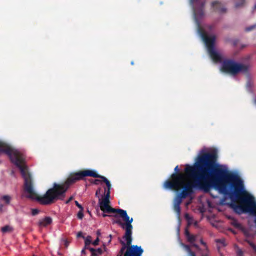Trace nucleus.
<instances>
[{
    "mask_svg": "<svg viewBox=\"0 0 256 256\" xmlns=\"http://www.w3.org/2000/svg\"><path fill=\"white\" fill-rule=\"evenodd\" d=\"M123 238L126 240V243L122 240H120V243L122 244L120 250L124 252V256H142L144 250L142 247L137 245H132V236L128 239L126 234H124Z\"/></svg>",
    "mask_w": 256,
    "mask_h": 256,
    "instance_id": "nucleus-6",
    "label": "nucleus"
},
{
    "mask_svg": "<svg viewBox=\"0 0 256 256\" xmlns=\"http://www.w3.org/2000/svg\"><path fill=\"white\" fill-rule=\"evenodd\" d=\"M109 236H110V240H109V242H110L111 241V238H112V236H111V234L109 235Z\"/></svg>",
    "mask_w": 256,
    "mask_h": 256,
    "instance_id": "nucleus-42",
    "label": "nucleus"
},
{
    "mask_svg": "<svg viewBox=\"0 0 256 256\" xmlns=\"http://www.w3.org/2000/svg\"><path fill=\"white\" fill-rule=\"evenodd\" d=\"M182 245H183V246L184 247V248H185V250H186V252H188L189 254L192 252V250L190 246L187 245V244H183Z\"/></svg>",
    "mask_w": 256,
    "mask_h": 256,
    "instance_id": "nucleus-21",
    "label": "nucleus"
},
{
    "mask_svg": "<svg viewBox=\"0 0 256 256\" xmlns=\"http://www.w3.org/2000/svg\"><path fill=\"white\" fill-rule=\"evenodd\" d=\"M74 198L73 196H70L66 202V204H68Z\"/></svg>",
    "mask_w": 256,
    "mask_h": 256,
    "instance_id": "nucleus-33",
    "label": "nucleus"
},
{
    "mask_svg": "<svg viewBox=\"0 0 256 256\" xmlns=\"http://www.w3.org/2000/svg\"><path fill=\"white\" fill-rule=\"evenodd\" d=\"M1 231L4 234L11 232L13 231V228L10 226L6 225L1 228Z\"/></svg>",
    "mask_w": 256,
    "mask_h": 256,
    "instance_id": "nucleus-11",
    "label": "nucleus"
},
{
    "mask_svg": "<svg viewBox=\"0 0 256 256\" xmlns=\"http://www.w3.org/2000/svg\"><path fill=\"white\" fill-rule=\"evenodd\" d=\"M190 256H196L195 253L194 252H192L189 254Z\"/></svg>",
    "mask_w": 256,
    "mask_h": 256,
    "instance_id": "nucleus-39",
    "label": "nucleus"
},
{
    "mask_svg": "<svg viewBox=\"0 0 256 256\" xmlns=\"http://www.w3.org/2000/svg\"><path fill=\"white\" fill-rule=\"evenodd\" d=\"M95 250L97 254H102V250L101 248H98L97 249H95Z\"/></svg>",
    "mask_w": 256,
    "mask_h": 256,
    "instance_id": "nucleus-30",
    "label": "nucleus"
},
{
    "mask_svg": "<svg viewBox=\"0 0 256 256\" xmlns=\"http://www.w3.org/2000/svg\"><path fill=\"white\" fill-rule=\"evenodd\" d=\"M208 28L210 30H212L214 28V26H209Z\"/></svg>",
    "mask_w": 256,
    "mask_h": 256,
    "instance_id": "nucleus-40",
    "label": "nucleus"
},
{
    "mask_svg": "<svg viewBox=\"0 0 256 256\" xmlns=\"http://www.w3.org/2000/svg\"><path fill=\"white\" fill-rule=\"evenodd\" d=\"M218 243H220L222 244L224 246H226L225 240L224 239H218L216 241Z\"/></svg>",
    "mask_w": 256,
    "mask_h": 256,
    "instance_id": "nucleus-24",
    "label": "nucleus"
},
{
    "mask_svg": "<svg viewBox=\"0 0 256 256\" xmlns=\"http://www.w3.org/2000/svg\"><path fill=\"white\" fill-rule=\"evenodd\" d=\"M174 170V172L170 175V179L164 182L163 188L164 189L176 190L186 184L185 175L180 172L178 166L175 167Z\"/></svg>",
    "mask_w": 256,
    "mask_h": 256,
    "instance_id": "nucleus-3",
    "label": "nucleus"
},
{
    "mask_svg": "<svg viewBox=\"0 0 256 256\" xmlns=\"http://www.w3.org/2000/svg\"><path fill=\"white\" fill-rule=\"evenodd\" d=\"M184 234L187 239V240L189 242L192 244L196 242V236L191 234L187 228L185 230Z\"/></svg>",
    "mask_w": 256,
    "mask_h": 256,
    "instance_id": "nucleus-9",
    "label": "nucleus"
},
{
    "mask_svg": "<svg viewBox=\"0 0 256 256\" xmlns=\"http://www.w3.org/2000/svg\"><path fill=\"white\" fill-rule=\"evenodd\" d=\"M74 203L80 209V210H84L82 206L80 204L78 201L76 200L74 202Z\"/></svg>",
    "mask_w": 256,
    "mask_h": 256,
    "instance_id": "nucleus-27",
    "label": "nucleus"
},
{
    "mask_svg": "<svg viewBox=\"0 0 256 256\" xmlns=\"http://www.w3.org/2000/svg\"><path fill=\"white\" fill-rule=\"evenodd\" d=\"M200 242L202 245H206V243L203 241L202 239H200Z\"/></svg>",
    "mask_w": 256,
    "mask_h": 256,
    "instance_id": "nucleus-38",
    "label": "nucleus"
},
{
    "mask_svg": "<svg viewBox=\"0 0 256 256\" xmlns=\"http://www.w3.org/2000/svg\"><path fill=\"white\" fill-rule=\"evenodd\" d=\"M232 224L234 226L235 228H242V225L240 224L236 220H234L232 222Z\"/></svg>",
    "mask_w": 256,
    "mask_h": 256,
    "instance_id": "nucleus-16",
    "label": "nucleus"
},
{
    "mask_svg": "<svg viewBox=\"0 0 256 256\" xmlns=\"http://www.w3.org/2000/svg\"><path fill=\"white\" fill-rule=\"evenodd\" d=\"M194 4V13L196 18H200L204 15V8L205 4V0H190Z\"/></svg>",
    "mask_w": 256,
    "mask_h": 256,
    "instance_id": "nucleus-7",
    "label": "nucleus"
},
{
    "mask_svg": "<svg viewBox=\"0 0 256 256\" xmlns=\"http://www.w3.org/2000/svg\"><path fill=\"white\" fill-rule=\"evenodd\" d=\"M77 237L78 238H84V236H83V234L82 232H80L78 233Z\"/></svg>",
    "mask_w": 256,
    "mask_h": 256,
    "instance_id": "nucleus-29",
    "label": "nucleus"
},
{
    "mask_svg": "<svg viewBox=\"0 0 256 256\" xmlns=\"http://www.w3.org/2000/svg\"><path fill=\"white\" fill-rule=\"evenodd\" d=\"M218 155L215 151L204 152L199 155L193 166L186 165V174L194 179L193 182H186L179 189L174 190L178 192L174 198V205L180 206L182 200L190 196L194 193V188H198L206 192L210 191L212 188V178L214 176V170Z\"/></svg>",
    "mask_w": 256,
    "mask_h": 256,
    "instance_id": "nucleus-2",
    "label": "nucleus"
},
{
    "mask_svg": "<svg viewBox=\"0 0 256 256\" xmlns=\"http://www.w3.org/2000/svg\"><path fill=\"white\" fill-rule=\"evenodd\" d=\"M131 64H132V65H133V64H134V62H131Z\"/></svg>",
    "mask_w": 256,
    "mask_h": 256,
    "instance_id": "nucleus-45",
    "label": "nucleus"
},
{
    "mask_svg": "<svg viewBox=\"0 0 256 256\" xmlns=\"http://www.w3.org/2000/svg\"><path fill=\"white\" fill-rule=\"evenodd\" d=\"M212 6L214 8V10L219 12L220 13H224L226 11V9L222 7L221 3L218 1L213 2L212 3Z\"/></svg>",
    "mask_w": 256,
    "mask_h": 256,
    "instance_id": "nucleus-8",
    "label": "nucleus"
},
{
    "mask_svg": "<svg viewBox=\"0 0 256 256\" xmlns=\"http://www.w3.org/2000/svg\"><path fill=\"white\" fill-rule=\"evenodd\" d=\"M249 245L252 248V249L256 250V245L250 240L247 241Z\"/></svg>",
    "mask_w": 256,
    "mask_h": 256,
    "instance_id": "nucleus-23",
    "label": "nucleus"
},
{
    "mask_svg": "<svg viewBox=\"0 0 256 256\" xmlns=\"http://www.w3.org/2000/svg\"><path fill=\"white\" fill-rule=\"evenodd\" d=\"M100 234H100V230H98L96 231V234H97L98 236V237L99 236H100Z\"/></svg>",
    "mask_w": 256,
    "mask_h": 256,
    "instance_id": "nucleus-36",
    "label": "nucleus"
},
{
    "mask_svg": "<svg viewBox=\"0 0 256 256\" xmlns=\"http://www.w3.org/2000/svg\"><path fill=\"white\" fill-rule=\"evenodd\" d=\"M77 217L78 219L82 220L84 218L83 210H80L77 214Z\"/></svg>",
    "mask_w": 256,
    "mask_h": 256,
    "instance_id": "nucleus-19",
    "label": "nucleus"
},
{
    "mask_svg": "<svg viewBox=\"0 0 256 256\" xmlns=\"http://www.w3.org/2000/svg\"><path fill=\"white\" fill-rule=\"evenodd\" d=\"M185 218L187 220H189L190 219V216H189V215H188V214H185Z\"/></svg>",
    "mask_w": 256,
    "mask_h": 256,
    "instance_id": "nucleus-37",
    "label": "nucleus"
},
{
    "mask_svg": "<svg viewBox=\"0 0 256 256\" xmlns=\"http://www.w3.org/2000/svg\"><path fill=\"white\" fill-rule=\"evenodd\" d=\"M220 70L224 72L235 76L240 72H248V66L236 62L232 60H226L222 62Z\"/></svg>",
    "mask_w": 256,
    "mask_h": 256,
    "instance_id": "nucleus-4",
    "label": "nucleus"
},
{
    "mask_svg": "<svg viewBox=\"0 0 256 256\" xmlns=\"http://www.w3.org/2000/svg\"><path fill=\"white\" fill-rule=\"evenodd\" d=\"M86 176H91L100 178L108 188L106 195L104 198L100 200V207L104 212L116 213L119 214L126 223L122 222L120 220H112V224H116L126 230L124 234L128 239L132 235V222L133 218H130L126 211L120 208H115L111 207L110 204V190L111 184L110 181L104 176L97 174L95 171L90 170H85L76 172L71 174L67 180L64 182L54 183L52 187L49 188L43 196H39L34 190V184L31 176V199L35 200L42 205H50L54 203L58 200H62L66 196V192L70 186L76 182L82 180Z\"/></svg>",
    "mask_w": 256,
    "mask_h": 256,
    "instance_id": "nucleus-1",
    "label": "nucleus"
},
{
    "mask_svg": "<svg viewBox=\"0 0 256 256\" xmlns=\"http://www.w3.org/2000/svg\"><path fill=\"white\" fill-rule=\"evenodd\" d=\"M106 212H104L102 214V217L104 218H105L106 216H110V215H108L107 214H106ZM108 214V212H107Z\"/></svg>",
    "mask_w": 256,
    "mask_h": 256,
    "instance_id": "nucleus-34",
    "label": "nucleus"
},
{
    "mask_svg": "<svg viewBox=\"0 0 256 256\" xmlns=\"http://www.w3.org/2000/svg\"><path fill=\"white\" fill-rule=\"evenodd\" d=\"M254 103L256 104V99L254 100Z\"/></svg>",
    "mask_w": 256,
    "mask_h": 256,
    "instance_id": "nucleus-46",
    "label": "nucleus"
},
{
    "mask_svg": "<svg viewBox=\"0 0 256 256\" xmlns=\"http://www.w3.org/2000/svg\"><path fill=\"white\" fill-rule=\"evenodd\" d=\"M244 2H245V0H239V2H238L235 4V7L236 8H238L240 6H242L244 5Z\"/></svg>",
    "mask_w": 256,
    "mask_h": 256,
    "instance_id": "nucleus-17",
    "label": "nucleus"
},
{
    "mask_svg": "<svg viewBox=\"0 0 256 256\" xmlns=\"http://www.w3.org/2000/svg\"><path fill=\"white\" fill-rule=\"evenodd\" d=\"M199 32L207 47L208 50L212 59L216 62H222L221 56L214 50L215 36H208L206 32L202 28H200Z\"/></svg>",
    "mask_w": 256,
    "mask_h": 256,
    "instance_id": "nucleus-5",
    "label": "nucleus"
},
{
    "mask_svg": "<svg viewBox=\"0 0 256 256\" xmlns=\"http://www.w3.org/2000/svg\"><path fill=\"white\" fill-rule=\"evenodd\" d=\"M113 216L115 217V218H117L118 216V214H116L114 216Z\"/></svg>",
    "mask_w": 256,
    "mask_h": 256,
    "instance_id": "nucleus-44",
    "label": "nucleus"
},
{
    "mask_svg": "<svg viewBox=\"0 0 256 256\" xmlns=\"http://www.w3.org/2000/svg\"><path fill=\"white\" fill-rule=\"evenodd\" d=\"M89 250L92 253V255L91 256H98V254L97 252H96V250L94 248H89Z\"/></svg>",
    "mask_w": 256,
    "mask_h": 256,
    "instance_id": "nucleus-20",
    "label": "nucleus"
},
{
    "mask_svg": "<svg viewBox=\"0 0 256 256\" xmlns=\"http://www.w3.org/2000/svg\"><path fill=\"white\" fill-rule=\"evenodd\" d=\"M174 212L176 213L177 216L178 217L180 216L181 209L180 206L178 205H174Z\"/></svg>",
    "mask_w": 256,
    "mask_h": 256,
    "instance_id": "nucleus-15",
    "label": "nucleus"
},
{
    "mask_svg": "<svg viewBox=\"0 0 256 256\" xmlns=\"http://www.w3.org/2000/svg\"><path fill=\"white\" fill-rule=\"evenodd\" d=\"M192 246H194V247L196 248H198V245L196 244L194 242L192 243Z\"/></svg>",
    "mask_w": 256,
    "mask_h": 256,
    "instance_id": "nucleus-35",
    "label": "nucleus"
},
{
    "mask_svg": "<svg viewBox=\"0 0 256 256\" xmlns=\"http://www.w3.org/2000/svg\"><path fill=\"white\" fill-rule=\"evenodd\" d=\"M62 241L64 242V245L65 247L68 248L69 245V242L67 240L65 239L63 240Z\"/></svg>",
    "mask_w": 256,
    "mask_h": 256,
    "instance_id": "nucleus-25",
    "label": "nucleus"
},
{
    "mask_svg": "<svg viewBox=\"0 0 256 256\" xmlns=\"http://www.w3.org/2000/svg\"><path fill=\"white\" fill-rule=\"evenodd\" d=\"M52 222V218L50 216H46L44 218L40 220L38 226H46Z\"/></svg>",
    "mask_w": 256,
    "mask_h": 256,
    "instance_id": "nucleus-10",
    "label": "nucleus"
},
{
    "mask_svg": "<svg viewBox=\"0 0 256 256\" xmlns=\"http://www.w3.org/2000/svg\"><path fill=\"white\" fill-rule=\"evenodd\" d=\"M99 238H98V237L96 240H95L93 242H92V244L94 245V246H97L98 244V242H99Z\"/></svg>",
    "mask_w": 256,
    "mask_h": 256,
    "instance_id": "nucleus-28",
    "label": "nucleus"
},
{
    "mask_svg": "<svg viewBox=\"0 0 256 256\" xmlns=\"http://www.w3.org/2000/svg\"><path fill=\"white\" fill-rule=\"evenodd\" d=\"M39 210L36 208H34L32 210V216H36L39 213Z\"/></svg>",
    "mask_w": 256,
    "mask_h": 256,
    "instance_id": "nucleus-22",
    "label": "nucleus"
},
{
    "mask_svg": "<svg viewBox=\"0 0 256 256\" xmlns=\"http://www.w3.org/2000/svg\"><path fill=\"white\" fill-rule=\"evenodd\" d=\"M82 254H86V251H85V250H84V249L82 250Z\"/></svg>",
    "mask_w": 256,
    "mask_h": 256,
    "instance_id": "nucleus-41",
    "label": "nucleus"
},
{
    "mask_svg": "<svg viewBox=\"0 0 256 256\" xmlns=\"http://www.w3.org/2000/svg\"><path fill=\"white\" fill-rule=\"evenodd\" d=\"M256 9V4H254V10Z\"/></svg>",
    "mask_w": 256,
    "mask_h": 256,
    "instance_id": "nucleus-43",
    "label": "nucleus"
},
{
    "mask_svg": "<svg viewBox=\"0 0 256 256\" xmlns=\"http://www.w3.org/2000/svg\"><path fill=\"white\" fill-rule=\"evenodd\" d=\"M106 187H108V186H106ZM108 190V188H104V198H100V188H98L96 190L95 196H96V197H97V198H99V200H98V204H100V200H102L103 198H104V197H105V196L106 195V192H107Z\"/></svg>",
    "mask_w": 256,
    "mask_h": 256,
    "instance_id": "nucleus-12",
    "label": "nucleus"
},
{
    "mask_svg": "<svg viewBox=\"0 0 256 256\" xmlns=\"http://www.w3.org/2000/svg\"><path fill=\"white\" fill-rule=\"evenodd\" d=\"M237 256H244L243 252L241 250H238L236 252Z\"/></svg>",
    "mask_w": 256,
    "mask_h": 256,
    "instance_id": "nucleus-26",
    "label": "nucleus"
},
{
    "mask_svg": "<svg viewBox=\"0 0 256 256\" xmlns=\"http://www.w3.org/2000/svg\"><path fill=\"white\" fill-rule=\"evenodd\" d=\"M92 242V237L90 236H86L85 238L84 244H85V248H88L89 250L90 248H88V246L90 245Z\"/></svg>",
    "mask_w": 256,
    "mask_h": 256,
    "instance_id": "nucleus-13",
    "label": "nucleus"
},
{
    "mask_svg": "<svg viewBox=\"0 0 256 256\" xmlns=\"http://www.w3.org/2000/svg\"><path fill=\"white\" fill-rule=\"evenodd\" d=\"M124 256V252L120 250L119 253L117 255V256Z\"/></svg>",
    "mask_w": 256,
    "mask_h": 256,
    "instance_id": "nucleus-31",
    "label": "nucleus"
},
{
    "mask_svg": "<svg viewBox=\"0 0 256 256\" xmlns=\"http://www.w3.org/2000/svg\"><path fill=\"white\" fill-rule=\"evenodd\" d=\"M101 182L100 180H98V179H96L94 180V184H99V182Z\"/></svg>",
    "mask_w": 256,
    "mask_h": 256,
    "instance_id": "nucleus-32",
    "label": "nucleus"
},
{
    "mask_svg": "<svg viewBox=\"0 0 256 256\" xmlns=\"http://www.w3.org/2000/svg\"><path fill=\"white\" fill-rule=\"evenodd\" d=\"M1 199L4 201L5 203L6 204H8L10 202V201L11 200V197L8 195H4L2 196Z\"/></svg>",
    "mask_w": 256,
    "mask_h": 256,
    "instance_id": "nucleus-14",
    "label": "nucleus"
},
{
    "mask_svg": "<svg viewBox=\"0 0 256 256\" xmlns=\"http://www.w3.org/2000/svg\"><path fill=\"white\" fill-rule=\"evenodd\" d=\"M255 28H256V24H253L252 26H248L245 28V31L246 32H249L250 31L252 30Z\"/></svg>",
    "mask_w": 256,
    "mask_h": 256,
    "instance_id": "nucleus-18",
    "label": "nucleus"
}]
</instances>
